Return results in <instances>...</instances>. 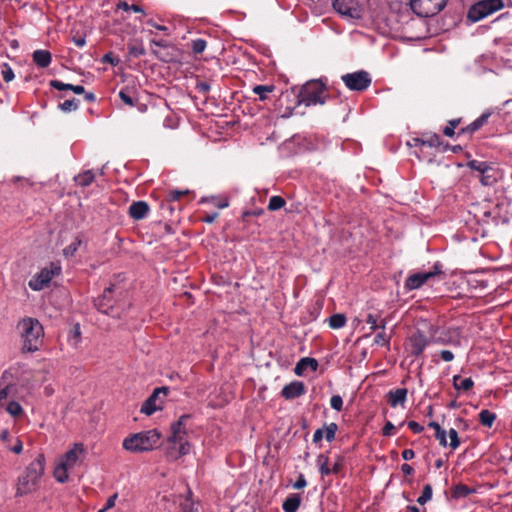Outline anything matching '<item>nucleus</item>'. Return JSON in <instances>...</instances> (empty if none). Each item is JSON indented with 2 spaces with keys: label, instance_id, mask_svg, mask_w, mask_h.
Listing matches in <instances>:
<instances>
[{
  "label": "nucleus",
  "instance_id": "1",
  "mask_svg": "<svg viewBox=\"0 0 512 512\" xmlns=\"http://www.w3.org/2000/svg\"><path fill=\"white\" fill-rule=\"evenodd\" d=\"M45 457L39 454L26 468L18 479L17 495H26L35 491L39 486V480L44 473Z\"/></svg>",
  "mask_w": 512,
  "mask_h": 512
},
{
  "label": "nucleus",
  "instance_id": "2",
  "mask_svg": "<svg viewBox=\"0 0 512 512\" xmlns=\"http://www.w3.org/2000/svg\"><path fill=\"white\" fill-rule=\"evenodd\" d=\"M161 434L156 429L132 434L123 440L122 446L132 453L151 451L158 447Z\"/></svg>",
  "mask_w": 512,
  "mask_h": 512
},
{
  "label": "nucleus",
  "instance_id": "3",
  "mask_svg": "<svg viewBox=\"0 0 512 512\" xmlns=\"http://www.w3.org/2000/svg\"><path fill=\"white\" fill-rule=\"evenodd\" d=\"M466 166L476 173L474 175L483 186H492L502 178V173L493 162L469 160Z\"/></svg>",
  "mask_w": 512,
  "mask_h": 512
},
{
  "label": "nucleus",
  "instance_id": "4",
  "mask_svg": "<svg viewBox=\"0 0 512 512\" xmlns=\"http://www.w3.org/2000/svg\"><path fill=\"white\" fill-rule=\"evenodd\" d=\"M24 338L23 349L28 352L38 350L42 342L43 327L37 319L25 318L19 323Z\"/></svg>",
  "mask_w": 512,
  "mask_h": 512
},
{
  "label": "nucleus",
  "instance_id": "5",
  "mask_svg": "<svg viewBox=\"0 0 512 512\" xmlns=\"http://www.w3.org/2000/svg\"><path fill=\"white\" fill-rule=\"evenodd\" d=\"M122 291L115 285H111L104 289L101 296L95 300V307L103 314L117 318L120 316L115 304L117 302L115 296L121 295Z\"/></svg>",
  "mask_w": 512,
  "mask_h": 512
},
{
  "label": "nucleus",
  "instance_id": "6",
  "mask_svg": "<svg viewBox=\"0 0 512 512\" xmlns=\"http://www.w3.org/2000/svg\"><path fill=\"white\" fill-rule=\"evenodd\" d=\"M503 7V0H481L469 8L467 12V19L475 23L494 12L501 10Z\"/></svg>",
  "mask_w": 512,
  "mask_h": 512
},
{
  "label": "nucleus",
  "instance_id": "7",
  "mask_svg": "<svg viewBox=\"0 0 512 512\" xmlns=\"http://www.w3.org/2000/svg\"><path fill=\"white\" fill-rule=\"evenodd\" d=\"M324 86L318 81L306 83L299 93V103L306 106L324 104Z\"/></svg>",
  "mask_w": 512,
  "mask_h": 512
},
{
  "label": "nucleus",
  "instance_id": "8",
  "mask_svg": "<svg viewBox=\"0 0 512 512\" xmlns=\"http://www.w3.org/2000/svg\"><path fill=\"white\" fill-rule=\"evenodd\" d=\"M448 0H410L412 11L420 17H433L440 13Z\"/></svg>",
  "mask_w": 512,
  "mask_h": 512
},
{
  "label": "nucleus",
  "instance_id": "9",
  "mask_svg": "<svg viewBox=\"0 0 512 512\" xmlns=\"http://www.w3.org/2000/svg\"><path fill=\"white\" fill-rule=\"evenodd\" d=\"M61 272V267L55 263H50L48 267L42 268L28 282V286L33 291H41L49 285L54 276Z\"/></svg>",
  "mask_w": 512,
  "mask_h": 512
},
{
  "label": "nucleus",
  "instance_id": "10",
  "mask_svg": "<svg viewBox=\"0 0 512 512\" xmlns=\"http://www.w3.org/2000/svg\"><path fill=\"white\" fill-rule=\"evenodd\" d=\"M341 79L348 89L359 92L366 90L372 82L369 73L364 70L344 74Z\"/></svg>",
  "mask_w": 512,
  "mask_h": 512
},
{
  "label": "nucleus",
  "instance_id": "11",
  "mask_svg": "<svg viewBox=\"0 0 512 512\" xmlns=\"http://www.w3.org/2000/svg\"><path fill=\"white\" fill-rule=\"evenodd\" d=\"M442 274L441 265L436 263L429 272H418L410 275L405 281V288L409 291L420 288L428 280Z\"/></svg>",
  "mask_w": 512,
  "mask_h": 512
},
{
  "label": "nucleus",
  "instance_id": "12",
  "mask_svg": "<svg viewBox=\"0 0 512 512\" xmlns=\"http://www.w3.org/2000/svg\"><path fill=\"white\" fill-rule=\"evenodd\" d=\"M431 339V336L428 337L423 331L417 329L408 338L410 354L414 357L421 356L431 343Z\"/></svg>",
  "mask_w": 512,
  "mask_h": 512
},
{
  "label": "nucleus",
  "instance_id": "13",
  "mask_svg": "<svg viewBox=\"0 0 512 512\" xmlns=\"http://www.w3.org/2000/svg\"><path fill=\"white\" fill-rule=\"evenodd\" d=\"M427 326L431 334V338H433L435 343L443 345L459 343L458 338L461 332L458 327H448L447 329L443 330L438 337H436L437 327L430 324Z\"/></svg>",
  "mask_w": 512,
  "mask_h": 512
},
{
  "label": "nucleus",
  "instance_id": "14",
  "mask_svg": "<svg viewBox=\"0 0 512 512\" xmlns=\"http://www.w3.org/2000/svg\"><path fill=\"white\" fill-rule=\"evenodd\" d=\"M332 6L336 12L350 18H359L360 11L354 0H332Z\"/></svg>",
  "mask_w": 512,
  "mask_h": 512
},
{
  "label": "nucleus",
  "instance_id": "15",
  "mask_svg": "<svg viewBox=\"0 0 512 512\" xmlns=\"http://www.w3.org/2000/svg\"><path fill=\"white\" fill-rule=\"evenodd\" d=\"M167 395L168 394V388L167 387H160L156 388L153 393L145 400V402L141 406V413H144L146 415H152L157 410L161 409L160 406L156 404L159 395Z\"/></svg>",
  "mask_w": 512,
  "mask_h": 512
},
{
  "label": "nucleus",
  "instance_id": "16",
  "mask_svg": "<svg viewBox=\"0 0 512 512\" xmlns=\"http://www.w3.org/2000/svg\"><path fill=\"white\" fill-rule=\"evenodd\" d=\"M172 435L169 437V441L174 445H178V454L186 455L189 453V443L187 442L185 436L187 434V430H182L181 428L175 427L171 425Z\"/></svg>",
  "mask_w": 512,
  "mask_h": 512
},
{
  "label": "nucleus",
  "instance_id": "17",
  "mask_svg": "<svg viewBox=\"0 0 512 512\" xmlns=\"http://www.w3.org/2000/svg\"><path fill=\"white\" fill-rule=\"evenodd\" d=\"M305 392L306 387L302 381H293L282 388L281 396L286 400H293L304 395Z\"/></svg>",
  "mask_w": 512,
  "mask_h": 512
},
{
  "label": "nucleus",
  "instance_id": "18",
  "mask_svg": "<svg viewBox=\"0 0 512 512\" xmlns=\"http://www.w3.org/2000/svg\"><path fill=\"white\" fill-rule=\"evenodd\" d=\"M491 115H492V112L490 110L485 111L477 119H475L472 123H470L469 125H467L466 127L462 128V129H460L458 132V136L471 135L474 132L478 131L485 124H487L488 119Z\"/></svg>",
  "mask_w": 512,
  "mask_h": 512
},
{
  "label": "nucleus",
  "instance_id": "19",
  "mask_svg": "<svg viewBox=\"0 0 512 512\" xmlns=\"http://www.w3.org/2000/svg\"><path fill=\"white\" fill-rule=\"evenodd\" d=\"M150 207L146 201H135L128 209L129 216L134 220H142L147 217Z\"/></svg>",
  "mask_w": 512,
  "mask_h": 512
},
{
  "label": "nucleus",
  "instance_id": "20",
  "mask_svg": "<svg viewBox=\"0 0 512 512\" xmlns=\"http://www.w3.org/2000/svg\"><path fill=\"white\" fill-rule=\"evenodd\" d=\"M408 390L407 388H397L390 390L387 395V401L391 407H397L398 405L403 406L407 400Z\"/></svg>",
  "mask_w": 512,
  "mask_h": 512
},
{
  "label": "nucleus",
  "instance_id": "21",
  "mask_svg": "<svg viewBox=\"0 0 512 512\" xmlns=\"http://www.w3.org/2000/svg\"><path fill=\"white\" fill-rule=\"evenodd\" d=\"M84 451L83 444L75 443L73 448L65 453L62 463L72 468L78 462L79 456L82 455Z\"/></svg>",
  "mask_w": 512,
  "mask_h": 512
},
{
  "label": "nucleus",
  "instance_id": "22",
  "mask_svg": "<svg viewBox=\"0 0 512 512\" xmlns=\"http://www.w3.org/2000/svg\"><path fill=\"white\" fill-rule=\"evenodd\" d=\"M318 366V361L315 358L303 357L297 362L294 372L296 375L302 376L307 369L316 371Z\"/></svg>",
  "mask_w": 512,
  "mask_h": 512
},
{
  "label": "nucleus",
  "instance_id": "23",
  "mask_svg": "<svg viewBox=\"0 0 512 512\" xmlns=\"http://www.w3.org/2000/svg\"><path fill=\"white\" fill-rule=\"evenodd\" d=\"M32 59L39 68H46L51 64L52 56L48 50L39 49L33 52Z\"/></svg>",
  "mask_w": 512,
  "mask_h": 512
},
{
  "label": "nucleus",
  "instance_id": "24",
  "mask_svg": "<svg viewBox=\"0 0 512 512\" xmlns=\"http://www.w3.org/2000/svg\"><path fill=\"white\" fill-rule=\"evenodd\" d=\"M301 504V496L298 493L290 494L282 504L284 512H296Z\"/></svg>",
  "mask_w": 512,
  "mask_h": 512
},
{
  "label": "nucleus",
  "instance_id": "25",
  "mask_svg": "<svg viewBox=\"0 0 512 512\" xmlns=\"http://www.w3.org/2000/svg\"><path fill=\"white\" fill-rule=\"evenodd\" d=\"M128 54L131 57L139 58L145 55L146 51L141 41H130L127 43Z\"/></svg>",
  "mask_w": 512,
  "mask_h": 512
},
{
  "label": "nucleus",
  "instance_id": "26",
  "mask_svg": "<svg viewBox=\"0 0 512 512\" xmlns=\"http://www.w3.org/2000/svg\"><path fill=\"white\" fill-rule=\"evenodd\" d=\"M94 178L95 174L93 173V171L87 170L75 176L74 181L77 185L81 187H87L94 181Z\"/></svg>",
  "mask_w": 512,
  "mask_h": 512
},
{
  "label": "nucleus",
  "instance_id": "27",
  "mask_svg": "<svg viewBox=\"0 0 512 512\" xmlns=\"http://www.w3.org/2000/svg\"><path fill=\"white\" fill-rule=\"evenodd\" d=\"M497 416L494 412H491L488 409H483L479 413V421L480 423L488 428H491L496 420Z\"/></svg>",
  "mask_w": 512,
  "mask_h": 512
},
{
  "label": "nucleus",
  "instance_id": "28",
  "mask_svg": "<svg viewBox=\"0 0 512 512\" xmlns=\"http://www.w3.org/2000/svg\"><path fill=\"white\" fill-rule=\"evenodd\" d=\"M476 492V489L470 488L465 484L459 483L454 486L452 490V496L454 498H461V497H467L470 494H473Z\"/></svg>",
  "mask_w": 512,
  "mask_h": 512
},
{
  "label": "nucleus",
  "instance_id": "29",
  "mask_svg": "<svg viewBox=\"0 0 512 512\" xmlns=\"http://www.w3.org/2000/svg\"><path fill=\"white\" fill-rule=\"evenodd\" d=\"M453 384L457 390L463 391H468L474 386V382L470 377L461 379L459 375L453 377Z\"/></svg>",
  "mask_w": 512,
  "mask_h": 512
},
{
  "label": "nucleus",
  "instance_id": "30",
  "mask_svg": "<svg viewBox=\"0 0 512 512\" xmlns=\"http://www.w3.org/2000/svg\"><path fill=\"white\" fill-rule=\"evenodd\" d=\"M347 318L342 313L333 314L329 317L328 323L332 329H340L346 325Z\"/></svg>",
  "mask_w": 512,
  "mask_h": 512
},
{
  "label": "nucleus",
  "instance_id": "31",
  "mask_svg": "<svg viewBox=\"0 0 512 512\" xmlns=\"http://www.w3.org/2000/svg\"><path fill=\"white\" fill-rule=\"evenodd\" d=\"M418 141L421 142L422 145L428 147H439L442 144V140L438 134H425L422 139Z\"/></svg>",
  "mask_w": 512,
  "mask_h": 512
},
{
  "label": "nucleus",
  "instance_id": "32",
  "mask_svg": "<svg viewBox=\"0 0 512 512\" xmlns=\"http://www.w3.org/2000/svg\"><path fill=\"white\" fill-rule=\"evenodd\" d=\"M275 87L273 85H256L253 88V92L259 96V100L265 101L268 98V94L273 92Z\"/></svg>",
  "mask_w": 512,
  "mask_h": 512
},
{
  "label": "nucleus",
  "instance_id": "33",
  "mask_svg": "<svg viewBox=\"0 0 512 512\" xmlns=\"http://www.w3.org/2000/svg\"><path fill=\"white\" fill-rule=\"evenodd\" d=\"M79 105H80V101L76 98H72V99H68V100H65L64 102L60 103L58 107L63 112L67 113V112L76 111L79 108Z\"/></svg>",
  "mask_w": 512,
  "mask_h": 512
},
{
  "label": "nucleus",
  "instance_id": "34",
  "mask_svg": "<svg viewBox=\"0 0 512 512\" xmlns=\"http://www.w3.org/2000/svg\"><path fill=\"white\" fill-rule=\"evenodd\" d=\"M69 468H70L69 466L65 465L62 462L60 463L59 466L56 467V469L54 471V476L58 482L64 483L67 481V479H68L67 470Z\"/></svg>",
  "mask_w": 512,
  "mask_h": 512
},
{
  "label": "nucleus",
  "instance_id": "35",
  "mask_svg": "<svg viewBox=\"0 0 512 512\" xmlns=\"http://www.w3.org/2000/svg\"><path fill=\"white\" fill-rule=\"evenodd\" d=\"M286 204V201L283 197L281 196H272L270 199H269V203H268V206H267V209L269 211H277L281 208H283Z\"/></svg>",
  "mask_w": 512,
  "mask_h": 512
},
{
  "label": "nucleus",
  "instance_id": "36",
  "mask_svg": "<svg viewBox=\"0 0 512 512\" xmlns=\"http://www.w3.org/2000/svg\"><path fill=\"white\" fill-rule=\"evenodd\" d=\"M119 98L123 101V103L130 107H133L135 105L134 97L131 94V90L128 87H125L120 90Z\"/></svg>",
  "mask_w": 512,
  "mask_h": 512
},
{
  "label": "nucleus",
  "instance_id": "37",
  "mask_svg": "<svg viewBox=\"0 0 512 512\" xmlns=\"http://www.w3.org/2000/svg\"><path fill=\"white\" fill-rule=\"evenodd\" d=\"M432 493H433L432 486H431L430 484H426V485L423 487L422 494L418 497L417 502H418L420 505H424V504H426L428 501H430V500H431V498H432Z\"/></svg>",
  "mask_w": 512,
  "mask_h": 512
},
{
  "label": "nucleus",
  "instance_id": "38",
  "mask_svg": "<svg viewBox=\"0 0 512 512\" xmlns=\"http://www.w3.org/2000/svg\"><path fill=\"white\" fill-rule=\"evenodd\" d=\"M5 446L15 454H20L23 451V443L18 437L11 439V442L7 443Z\"/></svg>",
  "mask_w": 512,
  "mask_h": 512
},
{
  "label": "nucleus",
  "instance_id": "39",
  "mask_svg": "<svg viewBox=\"0 0 512 512\" xmlns=\"http://www.w3.org/2000/svg\"><path fill=\"white\" fill-rule=\"evenodd\" d=\"M6 410L13 417H19L23 413L21 405L16 401L9 402Z\"/></svg>",
  "mask_w": 512,
  "mask_h": 512
},
{
  "label": "nucleus",
  "instance_id": "40",
  "mask_svg": "<svg viewBox=\"0 0 512 512\" xmlns=\"http://www.w3.org/2000/svg\"><path fill=\"white\" fill-rule=\"evenodd\" d=\"M461 119H453L448 122V125L443 129V134L447 137L455 135V129L460 124Z\"/></svg>",
  "mask_w": 512,
  "mask_h": 512
},
{
  "label": "nucleus",
  "instance_id": "41",
  "mask_svg": "<svg viewBox=\"0 0 512 512\" xmlns=\"http://www.w3.org/2000/svg\"><path fill=\"white\" fill-rule=\"evenodd\" d=\"M391 337L388 336L385 331L379 332L374 338V344L378 346H386L389 347Z\"/></svg>",
  "mask_w": 512,
  "mask_h": 512
},
{
  "label": "nucleus",
  "instance_id": "42",
  "mask_svg": "<svg viewBox=\"0 0 512 512\" xmlns=\"http://www.w3.org/2000/svg\"><path fill=\"white\" fill-rule=\"evenodd\" d=\"M485 218L491 219V221L497 225L499 223V205H496L492 210H486L483 212Z\"/></svg>",
  "mask_w": 512,
  "mask_h": 512
},
{
  "label": "nucleus",
  "instance_id": "43",
  "mask_svg": "<svg viewBox=\"0 0 512 512\" xmlns=\"http://www.w3.org/2000/svg\"><path fill=\"white\" fill-rule=\"evenodd\" d=\"M380 320V313H368L366 316V323L370 325L371 332L375 331L377 329V323Z\"/></svg>",
  "mask_w": 512,
  "mask_h": 512
},
{
  "label": "nucleus",
  "instance_id": "44",
  "mask_svg": "<svg viewBox=\"0 0 512 512\" xmlns=\"http://www.w3.org/2000/svg\"><path fill=\"white\" fill-rule=\"evenodd\" d=\"M338 430V425L334 422L325 426V438L328 442H331L335 439V434Z\"/></svg>",
  "mask_w": 512,
  "mask_h": 512
},
{
  "label": "nucleus",
  "instance_id": "45",
  "mask_svg": "<svg viewBox=\"0 0 512 512\" xmlns=\"http://www.w3.org/2000/svg\"><path fill=\"white\" fill-rule=\"evenodd\" d=\"M207 42L204 39H196L191 43L192 51L195 54H201L206 49Z\"/></svg>",
  "mask_w": 512,
  "mask_h": 512
},
{
  "label": "nucleus",
  "instance_id": "46",
  "mask_svg": "<svg viewBox=\"0 0 512 512\" xmlns=\"http://www.w3.org/2000/svg\"><path fill=\"white\" fill-rule=\"evenodd\" d=\"M179 512H198V509L190 498H186L181 502Z\"/></svg>",
  "mask_w": 512,
  "mask_h": 512
},
{
  "label": "nucleus",
  "instance_id": "47",
  "mask_svg": "<svg viewBox=\"0 0 512 512\" xmlns=\"http://www.w3.org/2000/svg\"><path fill=\"white\" fill-rule=\"evenodd\" d=\"M81 245V239L78 237L70 244L68 245L64 250L63 253L65 256H73L74 253L78 250L79 246Z\"/></svg>",
  "mask_w": 512,
  "mask_h": 512
},
{
  "label": "nucleus",
  "instance_id": "48",
  "mask_svg": "<svg viewBox=\"0 0 512 512\" xmlns=\"http://www.w3.org/2000/svg\"><path fill=\"white\" fill-rule=\"evenodd\" d=\"M448 435H449V438H450V443H449L450 447L453 450L457 449L459 447V445H460V439H459L457 431L454 428H451L448 431Z\"/></svg>",
  "mask_w": 512,
  "mask_h": 512
},
{
  "label": "nucleus",
  "instance_id": "49",
  "mask_svg": "<svg viewBox=\"0 0 512 512\" xmlns=\"http://www.w3.org/2000/svg\"><path fill=\"white\" fill-rule=\"evenodd\" d=\"M49 85L52 88L59 90V91H62V90H71L72 91V88H74V86H75L73 84L63 83L62 81H59V80H51L49 82Z\"/></svg>",
  "mask_w": 512,
  "mask_h": 512
},
{
  "label": "nucleus",
  "instance_id": "50",
  "mask_svg": "<svg viewBox=\"0 0 512 512\" xmlns=\"http://www.w3.org/2000/svg\"><path fill=\"white\" fill-rule=\"evenodd\" d=\"M1 74L5 82H11L15 77L12 68L8 64L3 65Z\"/></svg>",
  "mask_w": 512,
  "mask_h": 512
},
{
  "label": "nucleus",
  "instance_id": "51",
  "mask_svg": "<svg viewBox=\"0 0 512 512\" xmlns=\"http://www.w3.org/2000/svg\"><path fill=\"white\" fill-rule=\"evenodd\" d=\"M331 407L336 411H341L343 408V399L340 395H333L330 399Z\"/></svg>",
  "mask_w": 512,
  "mask_h": 512
},
{
  "label": "nucleus",
  "instance_id": "52",
  "mask_svg": "<svg viewBox=\"0 0 512 512\" xmlns=\"http://www.w3.org/2000/svg\"><path fill=\"white\" fill-rule=\"evenodd\" d=\"M189 193L188 190H184V191H181V190H172L168 193V200L169 201H178L180 200L181 197L187 195Z\"/></svg>",
  "mask_w": 512,
  "mask_h": 512
},
{
  "label": "nucleus",
  "instance_id": "53",
  "mask_svg": "<svg viewBox=\"0 0 512 512\" xmlns=\"http://www.w3.org/2000/svg\"><path fill=\"white\" fill-rule=\"evenodd\" d=\"M191 415L190 414H184L180 416L177 422L173 423L172 425L178 428H181L182 430H187V423L190 420Z\"/></svg>",
  "mask_w": 512,
  "mask_h": 512
},
{
  "label": "nucleus",
  "instance_id": "54",
  "mask_svg": "<svg viewBox=\"0 0 512 512\" xmlns=\"http://www.w3.org/2000/svg\"><path fill=\"white\" fill-rule=\"evenodd\" d=\"M447 432L444 429H440L435 433V438L439 441L442 447L447 446Z\"/></svg>",
  "mask_w": 512,
  "mask_h": 512
},
{
  "label": "nucleus",
  "instance_id": "55",
  "mask_svg": "<svg viewBox=\"0 0 512 512\" xmlns=\"http://www.w3.org/2000/svg\"><path fill=\"white\" fill-rule=\"evenodd\" d=\"M394 431H395L394 424L391 421H387L385 423L384 427L382 428V435L389 437L394 434Z\"/></svg>",
  "mask_w": 512,
  "mask_h": 512
},
{
  "label": "nucleus",
  "instance_id": "56",
  "mask_svg": "<svg viewBox=\"0 0 512 512\" xmlns=\"http://www.w3.org/2000/svg\"><path fill=\"white\" fill-rule=\"evenodd\" d=\"M344 467V458L341 456L337 457L336 462L333 464L332 472L333 474H339Z\"/></svg>",
  "mask_w": 512,
  "mask_h": 512
},
{
  "label": "nucleus",
  "instance_id": "57",
  "mask_svg": "<svg viewBox=\"0 0 512 512\" xmlns=\"http://www.w3.org/2000/svg\"><path fill=\"white\" fill-rule=\"evenodd\" d=\"M407 425L408 428L415 434H419L424 430V427L416 421H409Z\"/></svg>",
  "mask_w": 512,
  "mask_h": 512
},
{
  "label": "nucleus",
  "instance_id": "58",
  "mask_svg": "<svg viewBox=\"0 0 512 512\" xmlns=\"http://www.w3.org/2000/svg\"><path fill=\"white\" fill-rule=\"evenodd\" d=\"M306 485H307V481H306L304 475L300 474L298 476L297 480L294 482L293 488L299 490V489H303L304 487H306Z\"/></svg>",
  "mask_w": 512,
  "mask_h": 512
},
{
  "label": "nucleus",
  "instance_id": "59",
  "mask_svg": "<svg viewBox=\"0 0 512 512\" xmlns=\"http://www.w3.org/2000/svg\"><path fill=\"white\" fill-rule=\"evenodd\" d=\"M117 498H118V494H117V493H114L113 495H111V496L107 499V501H106V503H105V505H104L103 509H104V510H106V511H108V510L112 509V508L115 506V503H116Z\"/></svg>",
  "mask_w": 512,
  "mask_h": 512
},
{
  "label": "nucleus",
  "instance_id": "60",
  "mask_svg": "<svg viewBox=\"0 0 512 512\" xmlns=\"http://www.w3.org/2000/svg\"><path fill=\"white\" fill-rule=\"evenodd\" d=\"M196 90L199 93L206 94L210 90V84L208 82H205V81H200V82H198L196 84Z\"/></svg>",
  "mask_w": 512,
  "mask_h": 512
},
{
  "label": "nucleus",
  "instance_id": "61",
  "mask_svg": "<svg viewBox=\"0 0 512 512\" xmlns=\"http://www.w3.org/2000/svg\"><path fill=\"white\" fill-rule=\"evenodd\" d=\"M219 217V213L218 212H214V213H209V214H205L201 220L202 222L204 223H208V224H212L216 221V219Z\"/></svg>",
  "mask_w": 512,
  "mask_h": 512
},
{
  "label": "nucleus",
  "instance_id": "62",
  "mask_svg": "<svg viewBox=\"0 0 512 512\" xmlns=\"http://www.w3.org/2000/svg\"><path fill=\"white\" fill-rule=\"evenodd\" d=\"M211 202L217 206L219 209H223V208H226L228 207L229 203H228V200L223 198V199H218V198H215V197H212L211 199Z\"/></svg>",
  "mask_w": 512,
  "mask_h": 512
},
{
  "label": "nucleus",
  "instance_id": "63",
  "mask_svg": "<svg viewBox=\"0 0 512 512\" xmlns=\"http://www.w3.org/2000/svg\"><path fill=\"white\" fill-rule=\"evenodd\" d=\"M72 41L77 47H84L86 45V39L85 36L82 35H75L72 38Z\"/></svg>",
  "mask_w": 512,
  "mask_h": 512
},
{
  "label": "nucleus",
  "instance_id": "64",
  "mask_svg": "<svg viewBox=\"0 0 512 512\" xmlns=\"http://www.w3.org/2000/svg\"><path fill=\"white\" fill-rule=\"evenodd\" d=\"M440 357L445 362H450L454 359V354L450 350H442L440 352Z\"/></svg>",
  "mask_w": 512,
  "mask_h": 512
}]
</instances>
